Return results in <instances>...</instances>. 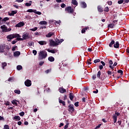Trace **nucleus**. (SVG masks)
<instances>
[{"instance_id": "nucleus-1", "label": "nucleus", "mask_w": 129, "mask_h": 129, "mask_svg": "<svg viewBox=\"0 0 129 129\" xmlns=\"http://www.w3.org/2000/svg\"><path fill=\"white\" fill-rule=\"evenodd\" d=\"M7 40L9 42L12 41V39H14V38H21V36L19 34H12L9 35L7 36Z\"/></svg>"}, {"instance_id": "nucleus-2", "label": "nucleus", "mask_w": 129, "mask_h": 129, "mask_svg": "<svg viewBox=\"0 0 129 129\" xmlns=\"http://www.w3.org/2000/svg\"><path fill=\"white\" fill-rule=\"evenodd\" d=\"M39 56L40 57V59H45L47 56L48 54H47V51L45 50H43L40 52Z\"/></svg>"}, {"instance_id": "nucleus-3", "label": "nucleus", "mask_w": 129, "mask_h": 129, "mask_svg": "<svg viewBox=\"0 0 129 129\" xmlns=\"http://www.w3.org/2000/svg\"><path fill=\"white\" fill-rule=\"evenodd\" d=\"M119 115H120V113H119V112H118L117 111H115V114H113L112 118L113 119L114 123H115V122H116V120H117V116H119Z\"/></svg>"}, {"instance_id": "nucleus-4", "label": "nucleus", "mask_w": 129, "mask_h": 129, "mask_svg": "<svg viewBox=\"0 0 129 129\" xmlns=\"http://www.w3.org/2000/svg\"><path fill=\"white\" fill-rule=\"evenodd\" d=\"M65 11H67L69 14H73L74 13V9L71 6L66 7Z\"/></svg>"}, {"instance_id": "nucleus-5", "label": "nucleus", "mask_w": 129, "mask_h": 129, "mask_svg": "<svg viewBox=\"0 0 129 129\" xmlns=\"http://www.w3.org/2000/svg\"><path fill=\"white\" fill-rule=\"evenodd\" d=\"M68 111L70 112H74L75 111V109H74V104H70L68 106Z\"/></svg>"}, {"instance_id": "nucleus-6", "label": "nucleus", "mask_w": 129, "mask_h": 129, "mask_svg": "<svg viewBox=\"0 0 129 129\" xmlns=\"http://www.w3.org/2000/svg\"><path fill=\"white\" fill-rule=\"evenodd\" d=\"M25 85L27 86V87H30L31 85H32V81L31 80L27 79L25 81Z\"/></svg>"}, {"instance_id": "nucleus-7", "label": "nucleus", "mask_w": 129, "mask_h": 129, "mask_svg": "<svg viewBox=\"0 0 129 129\" xmlns=\"http://www.w3.org/2000/svg\"><path fill=\"white\" fill-rule=\"evenodd\" d=\"M49 43H50V46L51 47H52V46H53V47H55V46L58 45V44H57V43H56V42L54 41V40H50Z\"/></svg>"}, {"instance_id": "nucleus-8", "label": "nucleus", "mask_w": 129, "mask_h": 129, "mask_svg": "<svg viewBox=\"0 0 129 129\" xmlns=\"http://www.w3.org/2000/svg\"><path fill=\"white\" fill-rule=\"evenodd\" d=\"M24 26H25V23L23 22H20L16 25L15 27L16 28H21V27H24Z\"/></svg>"}, {"instance_id": "nucleus-9", "label": "nucleus", "mask_w": 129, "mask_h": 129, "mask_svg": "<svg viewBox=\"0 0 129 129\" xmlns=\"http://www.w3.org/2000/svg\"><path fill=\"white\" fill-rule=\"evenodd\" d=\"M100 76H101V72L99 71L97 74V77L98 78H99V79H100L101 80H102V81H103V80H104V78H103V77H101Z\"/></svg>"}, {"instance_id": "nucleus-10", "label": "nucleus", "mask_w": 129, "mask_h": 129, "mask_svg": "<svg viewBox=\"0 0 129 129\" xmlns=\"http://www.w3.org/2000/svg\"><path fill=\"white\" fill-rule=\"evenodd\" d=\"M29 34L28 33H26L22 35V37L23 40H27V39H29L30 36H29Z\"/></svg>"}, {"instance_id": "nucleus-11", "label": "nucleus", "mask_w": 129, "mask_h": 129, "mask_svg": "<svg viewBox=\"0 0 129 129\" xmlns=\"http://www.w3.org/2000/svg\"><path fill=\"white\" fill-rule=\"evenodd\" d=\"M1 29L2 30V32L5 33L7 32V30L8 29V27L6 26V25H3V26H1Z\"/></svg>"}, {"instance_id": "nucleus-12", "label": "nucleus", "mask_w": 129, "mask_h": 129, "mask_svg": "<svg viewBox=\"0 0 129 129\" xmlns=\"http://www.w3.org/2000/svg\"><path fill=\"white\" fill-rule=\"evenodd\" d=\"M81 8H83V9H85L87 8V5L86 3L84 2H81Z\"/></svg>"}, {"instance_id": "nucleus-13", "label": "nucleus", "mask_w": 129, "mask_h": 129, "mask_svg": "<svg viewBox=\"0 0 129 129\" xmlns=\"http://www.w3.org/2000/svg\"><path fill=\"white\" fill-rule=\"evenodd\" d=\"M58 90H59L60 93H64L66 92V89H64V88H63V87L59 88Z\"/></svg>"}, {"instance_id": "nucleus-14", "label": "nucleus", "mask_w": 129, "mask_h": 129, "mask_svg": "<svg viewBox=\"0 0 129 129\" xmlns=\"http://www.w3.org/2000/svg\"><path fill=\"white\" fill-rule=\"evenodd\" d=\"M97 10L99 13H102V12H103V8H102V7L100 6H98L97 7Z\"/></svg>"}, {"instance_id": "nucleus-15", "label": "nucleus", "mask_w": 129, "mask_h": 129, "mask_svg": "<svg viewBox=\"0 0 129 129\" xmlns=\"http://www.w3.org/2000/svg\"><path fill=\"white\" fill-rule=\"evenodd\" d=\"M38 44H39V45H41V46L47 44V42L45 41H38Z\"/></svg>"}, {"instance_id": "nucleus-16", "label": "nucleus", "mask_w": 129, "mask_h": 129, "mask_svg": "<svg viewBox=\"0 0 129 129\" xmlns=\"http://www.w3.org/2000/svg\"><path fill=\"white\" fill-rule=\"evenodd\" d=\"M71 4L74 6H76V7L78 6V2L76 0H72Z\"/></svg>"}, {"instance_id": "nucleus-17", "label": "nucleus", "mask_w": 129, "mask_h": 129, "mask_svg": "<svg viewBox=\"0 0 129 129\" xmlns=\"http://www.w3.org/2000/svg\"><path fill=\"white\" fill-rule=\"evenodd\" d=\"M114 48H115L116 49H117V48H119V43L118 41H116L115 43L113 45Z\"/></svg>"}, {"instance_id": "nucleus-18", "label": "nucleus", "mask_w": 129, "mask_h": 129, "mask_svg": "<svg viewBox=\"0 0 129 129\" xmlns=\"http://www.w3.org/2000/svg\"><path fill=\"white\" fill-rule=\"evenodd\" d=\"M18 13V11H12L11 13H9V16H15Z\"/></svg>"}, {"instance_id": "nucleus-19", "label": "nucleus", "mask_w": 129, "mask_h": 129, "mask_svg": "<svg viewBox=\"0 0 129 129\" xmlns=\"http://www.w3.org/2000/svg\"><path fill=\"white\" fill-rule=\"evenodd\" d=\"M58 102H59V103H61V104H62L63 106H65V105H66V103L65 101H62L60 98L58 99Z\"/></svg>"}, {"instance_id": "nucleus-20", "label": "nucleus", "mask_w": 129, "mask_h": 129, "mask_svg": "<svg viewBox=\"0 0 129 129\" xmlns=\"http://www.w3.org/2000/svg\"><path fill=\"white\" fill-rule=\"evenodd\" d=\"M48 59L50 62H54V61H55V58L53 56H49Z\"/></svg>"}, {"instance_id": "nucleus-21", "label": "nucleus", "mask_w": 129, "mask_h": 129, "mask_svg": "<svg viewBox=\"0 0 129 129\" xmlns=\"http://www.w3.org/2000/svg\"><path fill=\"white\" fill-rule=\"evenodd\" d=\"M4 52H5L4 45H0V53H4Z\"/></svg>"}, {"instance_id": "nucleus-22", "label": "nucleus", "mask_w": 129, "mask_h": 129, "mask_svg": "<svg viewBox=\"0 0 129 129\" xmlns=\"http://www.w3.org/2000/svg\"><path fill=\"white\" fill-rule=\"evenodd\" d=\"M53 35H54V33L53 32H49L46 35V37L47 38H51V37H52Z\"/></svg>"}, {"instance_id": "nucleus-23", "label": "nucleus", "mask_w": 129, "mask_h": 129, "mask_svg": "<svg viewBox=\"0 0 129 129\" xmlns=\"http://www.w3.org/2000/svg\"><path fill=\"white\" fill-rule=\"evenodd\" d=\"M17 100L15 99L11 101L12 104H13L14 105H15L16 106H18V103H17Z\"/></svg>"}, {"instance_id": "nucleus-24", "label": "nucleus", "mask_w": 129, "mask_h": 129, "mask_svg": "<svg viewBox=\"0 0 129 129\" xmlns=\"http://www.w3.org/2000/svg\"><path fill=\"white\" fill-rule=\"evenodd\" d=\"M3 46H4V50H8L9 51V50L11 49V46L9 45H6L4 44Z\"/></svg>"}, {"instance_id": "nucleus-25", "label": "nucleus", "mask_w": 129, "mask_h": 129, "mask_svg": "<svg viewBox=\"0 0 129 129\" xmlns=\"http://www.w3.org/2000/svg\"><path fill=\"white\" fill-rule=\"evenodd\" d=\"M88 29H89V27H85V28L83 29L81 31L82 34L85 33V32H86V31H87Z\"/></svg>"}, {"instance_id": "nucleus-26", "label": "nucleus", "mask_w": 129, "mask_h": 129, "mask_svg": "<svg viewBox=\"0 0 129 129\" xmlns=\"http://www.w3.org/2000/svg\"><path fill=\"white\" fill-rule=\"evenodd\" d=\"M21 55V52L20 51H16L14 53V56L17 57V56H20Z\"/></svg>"}, {"instance_id": "nucleus-27", "label": "nucleus", "mask_w": 129, "mask_h": 129, "mask_svg": "<svg viewBox=\"0 0 129 129\" xmlns=\"http://www.w3.org/2000/svg\"><path fill=\"white\" fill-rule=\"evenodd\" d=\"M114 43H115V42L114 41V40H112L109 44V46H110V48H111V47H112V46L114 45Z\"/></svg>"}, {"instance_id": "nucleus-28", "label": "nucleus", "mask_w": 129, "mask_h": 129, "mask_svg": "<svg viewBox=\"0 0 129 129\" xmlns=\"http://www.w3.org/2000/svg\"><path fill=\"white\" fill-rule=\"evenodd\" d=\"M70 99H71V100H73V98H74V96L73 95V93H70Z\"/></svg>"}, {"instance_id": "nucleus-29", "label": "nucleus", "mask_w": 129, "mask_h": 129, "mask_svg": "<svg viewBox=\"0 0 129 129\" xmlns=\"http://www.w3.org/2000/svg\"><path fill=\"white\" fill-rule=\"evenodd\" d=\"M31 6H32V1H29V3H26L25 4V6L26 7H31Z\"/></svg>"}, {"instance_id": "nucleus-30", "label": "nucleus", "mask_w": 129, "mask_h": 129, "mask_svg": "<svg viewBox=\"0 0 129 129\" xmlns=\"http://www.w3.org/2000/svg\"><path fill=\"white\" fill-rule=\"evenodd\" d=\"M113 27H114V24L113 23L109 24L108 25V28H110V29H113Z\"/></svg>"}, {"instance_id": "nucleus-31", "label": "nucleus", "mask_w": 129, "mask_h": 129, "mask_svg": "<svg viewBox=\"0 0 129 129\" xmlns=\"http://www.w3.org/2000/svg\"><path fill=\"white\" fill-rule=\"evenodd\" d=\"M47 51H48L49 53H52V54H55V53H56L54 50H51L50 49H48Z\"/></svg>"}, {"instance_id": "nucleus-32", "label": "nucleus", "mask_w": 129, "mask_h": 129, "mask_svg": "<svg viewBox=\"0 0 129 129\" xmlns=\"http://www.w3.org/2000/svg\"><path fill=\"white\" fill-rule=\"evenodd\" d=\"M14 119H16V120H21V117H20V116H15Z\"/></svg>"}, {"instance_id": "nucleus-33", "label": "nucleus", "mask_w": 129, "mask_h": 129, "mask_svg": "<svg viewBox=\"0 0 129 129\" xmlns=\"http://www.w3.org/2000/svg\"><path fill=\"white\" fill-rule=\"evenodd\" d=\"M17 69L20 71V70H22V69H23V67H22L21 65H18L17 66Z\"/></svg>"}, {"instance_id": "nucleus-34", "label": "nucleus", "mask_w": 129, "mask_h": 129, "mask_svg": "<svg viewBox=\"0 0 129 129\" xmlns=\"http://www.w3.org/2000/svg\"><path fill=\"white\" fill-rule=\"evenodd\" d=\"M37 10H34L33 9H28L27 12V13H35Z\"/></svg>"}, {"instance_id": "nucleus-35", "label": "nucleus", "mask_w": 129, "mask_h": 129, "mask_svg": "<svg viewBox=\"0 0 129 129\" xmlns=\"http://www.w3.org/2000/svg\"><path fill=\"white\" fill-rule=\"evenodd\" d=\"M37 30H38V28L34 27L33 28L30 29L29 31H32V32H36V31H37Z\"/></svg>"}, {"instance_id": "nucleus-36", "label": "nucleus", "mask_w": 129, "mask_h": 129, "mask_svg": "<svg viewBox=\"0 0 129 129\" xmlns=\"http://www.w3.org/2000/svg\"><path fill=\"white\" fill-rule=\"evenodd\" d=\"M40 25H47V21H43L39 22Z\"/></svg>"}, {"instance_id": "nucleus-37", "label": "nucleus", "mask_w": 129, "mask_h": 129, "mask_svg": "<svg viewBox=\"0 0 129 129\" xmlns=\"http://www.w3.org/2000/svg\"><path fill=\"white\" fill-rule=\"evenodd\" d=\"M8 65V63L7 62H3L2 63V68L3 69H5V67H6Z\"/></svg>"}, {"instance_id": "nucleus-38", "label": "nucleus", "mask_w": 129, "mask_h": 129, "mask_svg": "<svg viewBox=\"0 0 129 129\" xmlns=\"http://www.w3.org/2000/svg\"><path fill=\"white\" fill-rule=\"evenodd\" d=\"M14 92L16 93V94H21V91H20V90H15Z\"/></svg>"}, {"instance_id": "nucleus-39", "label": "nucleus", "mask_w": 129, "mask_h": 129, "mask_svg": "<svg viewBox=\"0 0 129 129\" xmlns=\"http://www.w3.org/2000/svg\"><path fill=\"white\" fill-rule=\"evenodd\" d=\"M10 18L8 17H5L2 20V22H7V21H9Z\"/></svg>"}, {"instance_id": "nucleus-40", "label": "nucleus", "mask_w": 129, "mask_h": 129, "mask_svg": "<svg viewBox=\"0 0 129 129\" xmlns=\"http://www.w3.org/2000/svg\"><path fill=\"white\" fill-rule=\"evenodd\" d=\"M100 62V59H96L94 60V63L96 64V63H99Z\"/></svg>"}, {"instance_id": "nucleus-41", "label": "nucleus", "mask_w": 129, "mask_h": 129, "mask_svg": "<svg viewBox=\"0 0 129 129\" xmlns=\"http://www.w3.org/2000/svg\"><path fill=\"white\" fill-rule=\"evenodd\" d=\"M117 73H119L120 74V75H122L123 74V72L121 70H119L117 71Z\"/></svg>"}, {"instance_id": "nucleus-42", "label": "nucleus", "mask_w": 129, "mask_h": 129, "mask_svg": "<svg viewBox=\"0 0 129 129\" xmlns=\"http://www.w3.org/2000/svg\"><path fill=\"white\" fill-rule=\"evenodd\" d=\"M4 129H10V126L8 124H6L4 125Z\"/></svg>"}, {"instance_id": "nucleus-43", "label": "nucleus", "mask_w": 129, "mask_h": 129, "mask_svg": "<svg viewBox=\"0 0 129 129\" xmlns=\"http://www.w3.org/2000/svg\"><path fill=\"white\" fill-rule=\"evenodd\" d=\"M8 81H9V82H13L14 81V79L13 78H9L8 80Z\"/></svg>"}, {"instance_id": "nucleus-44", "label": "nucleus", "mask_w": 129, "mask_h": 129, "mask_svg": "<svg viewBox=\"0 0 129 129\" xmlns=\"http://www.w3.org/2000/svg\"><path fill=\"white\" fill-rule=\"evenodd\" d=\"M104 12H106L107 13H108V12H109V8H108V7H107L105 8Z\"/></svg>"}, {"instance_id": "nucleus-45", "label": "nucleus", "mask_w": 129, "mask_h": 129, "mask_svg": "<svg viewBox=\"0 0 129 129\" xmlns=\"http://www.w3.org/2000/svg\"><path fill=\"white\" fill-rule=\"evenodd\" d=\"M61 8H62V9H64V8H66V5L64 3H62L61 5H60Z\"/></svg>"}, {"instance_id": "nucleus-46", "label": "nucleus", "mask_w": 129, "mask_h": 129, "mask_svg": "<svg viewBox=\"0 0 129 129\" xmlns=\"http://www.w3.org/2000/svg\"><path fill=\"white\" fill-rule=\"evenodd\" d=\"M34 14H36V15H41L42 13H41L40 12L36 11L34 12Z\"/></svg>"}, {"instance_id": "nucleus-47", "label": "nucleus", "mask_w": 129, "mask_h": 129, "mask_svg": "<svg viewBox=\"0 0 129 129\" xmlns=\"http://www.w3.org/2000/svg\"><path fill=\"white\" fill-rule=\"evenodd\" d=\"M75 106L78 107L79 106V102H76L75 103Z\"/></svg>"}, {"instance_id": "nucleus-48", "label": "nucleus", "mask_w": 129, "mask_h": 129, "mask_svg": "<svg viewBox=\"0 0 129 129\" xmlns=\"http://www.w3.org/2000/svg\"><path fill=\"white\" fill-rule=\"evenodd\" d=\"M123 2H124L123 0H119V1H118V4L119 5H121V4H123Z\"/></svg>"}, {"instance_id": "nucleus-49", "label": "nucleus", "mask_w": 129, "mask_h": 129, "mask_svg": "<svg viewBox=\"0 0 129 129\" xmlns=\"http://www.w3.org/2000/svg\"><path fill=\"white\" fill-rule=\"evenodd\" d=\"M55 43H57V45H59L60 44V40L56 38L55 39Z\"/></svg>"}, {"instance_id": "nucleus-50", "label": "nucleus", "mask_w": 129, "mask_h": 129, "mask_svg": "<svg viewBox=\"0 0 129 129\" xmlns=\"http://www.w3.org/2000/svg\"><path fill=\"white\" fill-rule=\"evenodd\" d=\"M19 115H20V116H24V115H25V112H21L19 113Z\"/></svg>"}, {"instance_id": "nucleus-51", "label": "nucleus", "mask_w": 129, "mask_h": 129, "mask_svg": "<svg viewBox=\"0 0 129 129\" xmlns=\"http://www.w3.org/2000/svg\"><path fill=\"white\" fill-rule=\"evenodd\" d=\"M115 74H116V72H114V71H112V75L113 77H115Z\"/></svg>"}, {"instance_id": "nucleus-52", "label": "nucleus", "mask_w": 129, "mask_h": 129, "mask_svg": "<svg viewBox=\"0 0 129 129\" xmlns=\"http://www.w3.org/2000/svg\"><path fill=\"white\" fill-rule=\"evenodd\" d=\"M68 125H69V123H67L66 125L64 126V129L68 128Z\"/></svg>"}, {"instance_id": "nucleus-53", "label": "nucleus", "mask_w": 129, "mask_h": 129, "mask_svg": "<svg viewBox=\"0 0 129 129\" xmlns=\"http://www.w3.org/2000/svg\"><path fill=\"white\" fill-rule=\"evenodd\" d=\"M93 80H95L96 79V75H93L92 77Z\"/></svg>"}, {"instance_id": "nucleus-54", "label": "nucleus", "mask_w": 129, "mask_h": 129, "mask_svg": "<svg viewBox=\"0 0 129 129\" xmlns=\"http://www.w3.org/2000/svg\"><path fill=\"white\" fill-rule=\"evenodd\" d=\"M32 53L34 54V56H36V55H37V50H33Z\"/></svg>"}, {"instance_id": "nucleus-55", "label": "nucleus", "mask_w": 129, "mask_h": 129, "mask_svg": "<svg viewBox=\"0 0 129 129\" xmlns=\"http://www.w3.org/2000/svg\"><path fill=\"white\" fill-rule=\"evenodd\" d=\"M17 48H18L17 46H13L12 49V51H16V49H17Z\"/></svg>"}, {"instance_id": "nucleus-56", "label": "nucleus", "mask_w": 129, "mask_h": 129, "mask_svg": "<svg viewBox=\"0 0 129 129\" xmlns=\"http://www.w3.org/2000/svg\"><path fill=\"white\" fill-rule=\"evenodd\" d=\"M107 73L108 75H110V76L112 75V72L110 71H108Z\"/></svg>"}, {"instance_id": "nucleus-57", "label": "nucleus", "mask_w": 129, "mask_h": 129, "mask_svg": "<svg viewBox=\"0 0 129 129\" xmlns=\"http://www.w3.org/2000/svg\"><path fill=\"white\" fill-rule=\"evenodd\" d=\"M100 126H101V124H99L98 125H97L96 127H95V129L99 128Z\"/></svg>"}, {"instance_id": "nucleus-58", "label": "nucleus", "mask_w": 129, "mask_h": 129, "mask_svg": "<svg viewBox=\"0 0 129 129\" xmlns=\"http://www.w3.org/2000/svg\"><path fill=\"white\" fill-rule=\"evenodd\" d=\"M107 4H108V5L109 6H111V5H112V2H111V1H108V2H107Z\"/></svg>"}, {"instance_id": "nucleus-59", "label": "nucleus", "mask_w": 129, "mask_h": 129, "mask_svg": "<svg viewBox=\"0 0 129 129\" xmlns=\"http://www.w3.org/2000/svg\"><path fill=\"white\" fill-rule=\"evenodd\" d=\"M17 40H13L11 42V44H13V45H14V44H16L17 43Z\"/></svg>"}, {"instance_id": "nucleus-60", "label": "nucleus", "mask_w": 129, "mask_h": 129, "mask_svg": "<svg viewBox=\"0 0 129 129\" xmlns=\"http://www.w3.org/2000/svg\"><path fill=\"white\" fill-rule=\"evenodd\" d=\"M123 1H124L123 5H124V4H127L129 3V0H123Z\"/></svg>"}, {"instance_id": "nucleus-61", "label": "nucleus", "mask_w": 129, "mask_h": 129, "mask_svg": "<svg viewBox=\"0 0 129 129\" xmlns=\"http://www.w3.org/2000/svg\"><path fill=\"white\" fill-rule=\"evenodd\" d=\"M109 68H110V69H112V70H114V69H115V68H114L113 66L111 65L109 66Z\"/></svg>"}, {"instance_id": "nucleus-62", "label": "nucleus", "mask_w": 129, "mask_h": 129, "mask_svg": "<svg viewBox=\"0 0 129 129\" xmlns=\"http://www.w3.org/2000/svg\"><path fill=\"white\" fill-rule=\"evenodd\" d=\"M44 63H45V62L44 61H41L40 62H39L40 66H43V64H44Z\"/></svg>"}, {"instance_id": "nucleus-63", "label": "nucleus", "mask_w": 129, "mask_h": 129, "mask_svg": "<svg viewBox=\"0 0 129 129\" xmlns=\"http://www.w3.org/2000/svg\"><path fill=\"white\" fill-rule=\"evenodd\" d=\"M67 100V95H65L63 97V100Z\"/></svg>"}, {"instance_id": "nucleus-64", "label": "nucleus", "mask_w": 129, "mask_h": 129, "mask_svg": "<svg viewBox=\"0 0 129 129\" xmlns=\"http://www.w3.org/2000/svg\"><path fill=\"white\" fill-rule=\"evenodd\" d=\"M14 8H16V9H19V6L17 5H13Z\"/></svg>"}]
</instances>
